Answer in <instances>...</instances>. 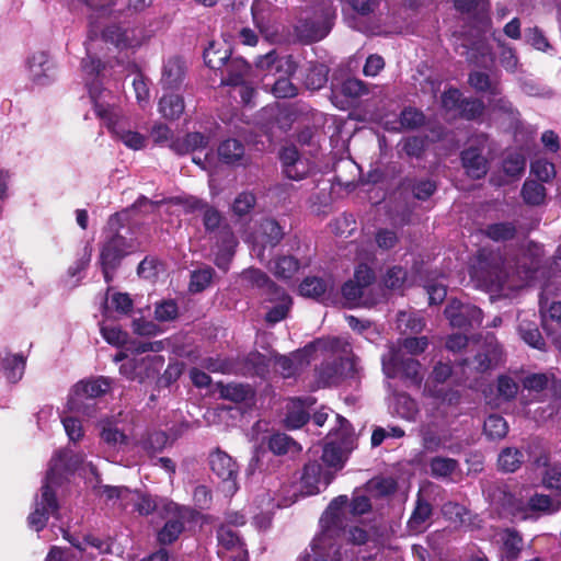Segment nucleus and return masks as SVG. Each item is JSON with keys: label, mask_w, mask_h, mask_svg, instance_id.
Returning <instances> with one entry per match:
<instances>
[{"label": "nucleus", "mask_w": 561, "mask_h": 561, "mask_svg": "<svg viewBox=\"0 0 561 561\" xmlns=\"http://www.w3.org/2000/svg\"><path fill=\"white\" fill-rule=\"evenodd\" d=\"M314 403L310 397L306 399L294 398L287 402L285 423L288 428H299L309 419L308 409Z\"/></svg>", "instance_id": "21"}, {"label": "nucleus", "mask_w": 561, "mask_h": 561, "mask_svg": "<svg viewBox=\"0 0 561 561\" xmlns=\"http://www.w3.org/2000/svg\"><path fill=\"white\" fill-rule=\"evenodd\" d=\"M68 408L71 412L79 413L88 419L95 417L98 403L95 400L70 396Z\"/></svg>", "instance_id": "54"}, {"label": "nucleus", "mask_w": 561, "mask_h": 561, "mask_svg": "<svg viewBox=\"0 0 561 561\" xmlns=\"http://www.w3.org/2000/svg\"><path fill=\"white\" fill-rule=\"evenodd\" d=\"M164 365V358L161 355H146L139 358V369L144 373V380L153 377Z\"/></svg>", "instance_id": "59"}, {"label": "nucleus", "mask_w": 561, "mask_h": 561, "mask_svg": "<svg viewBox=\"0 0 561 561\" xmlns=\"http://www.w3.org/2000/svg\"><path fill=\"white\" fill-rule=\"evenodd\" d=\"M516 233V228L510 222H499L486 227L485 234L494 241H505L512 239Z\"/></svg>", "instance_id": "57"}, {"label": "nucleus", "mask_w": 561, "mask_h": 561, "mask_svg": "<svg viewBox=\"0 0 561 561\" xmlns=\"http://www.w3.org/2000/svg\"><path fill=\"white\" fill-rule=\"evenodd\" d=\"M211 471L225 482H233L238 474L236 461L225 451L217 449L209 456Z\"/></svg>", "instance_id": "20"}, {"label": "nucleus", "mask_w": 561, "mask_h": 561, "mask_svg": "<svg viewBox=\"0 0 561 561\" xmlns=\"http://www.w3.org/2000/svg\"><path fill=\"white\" fill-rule=\"evenodd\" d=\"M390 410L393 414L413 421L417 414L415 401L405 393L396 394L390 402Z\"/></svg>", "instance_id": "31"}, {"label": "nucleus", "mask_w": 561, "mask_h": 561, "mask_svg": "<svg viewBox=\"0 0 561 561\" xmlns=\"http://www.w3.org/2000/svg\"><path fill=\"white\" fill-rule=\"evenodd\" d=\"M486 142L484 135L477 136L472 144L462 152V164L467 174L472 179H481L488 172V161L482 151Z\"/></svg>", "instance_id": "13"}, {"label": "nucleus", "mask_w": 561, "mask_h": 561, "mask_svg": "<svg viewBox=\"0 0 561 561\" xmlns=\"http://www.w3.org/2000/svg\"><path fill=\"white\" fill-rule=\"evenodd\" d=\"M130 248L126 239L117 233L108 238L104 243L101 250L100 262L106 283L112 282L111 272L116 268L121 259L130 252Z\"/></svg>", "instance_id": "12"}, {"label": "nucleus", "mask_w": 561, "mask_h": 561, "mask_svg": "<svg viewBox=\"0 0 561 561\" xmlns=\"http://www.w3.org/2000/svg\"><path fill=\"white\" fill-rule=\"evenodd\" d=\"M167 515L170 516L164 527L160 530L158 539L161 543H171L178 539L184 529V523L188 516V510L180 507L173 502L164 503Z\"/></svg>", "instance_id": "15"}, {"label": "nucleus", "mask_w": 561, "mask_h": 561, "mask_svg": "<svg viewBox=\"0 0 561 561\" xmlns=\"http://www.w3.org/2000/svg\"><path fill=\"white\" fill-rule=\"evenodd\" d=\"M442 512L444 516L454 523L470 528H479L481 519L478 515H472L463 505L458 503L448 502L443 505Z\"/></svg>", "instance_id": "24"}, {"label": "nucleus", "mask_w": 561, "mask_h": 561, "mask_svg": "<svg viewBox=\"0 0 561 561\" xmlns=\"http://www.w3.org/2000/svg\"><path fill=\"white\" fill-rule=\"evenodd\" d=\"M341 90L344 95L350 98H360L369 93L368 85L357 78L346 79L342 83Z\"/></svg>", "instance_id": "61"}, {"label": "nucleus", "mask_w": 561, "mask_h": 561, "mask_svg": "<svg viewBox=\"0 0 561 561\" xmlns=\"http://www.w3.org/2000/svg\"><path fill=\"white\" fill-rule=\"evenodd\" d=\"M83 456L70 449L58 451L50 460L41 496L35 500L34 511L28 515V526L36 531L42 530L50 515L58 511L54 488L59 485L66 472L77 469Z\"/></svg>", "instance_id": "4"}, {"label": "nucleus", "mask_w": 561, "mask_h": 561, "mask_svg": "<svg viewBox=\"0 0 561 561\" xmlns=\"http://www.w3.org/2000/svg\"><path fill=\"white\" fill-rule=\"evenodd\" d=\"M456 10L473 16L484 15L490 9L489 0H455Z\"/></svg>", "instance_id": "53"}, {"label": "nucleus", "mask_w": 561, "mask_h": 561, "mask_svg": "<svg viewBox=\"0 0 561 561\" xmlns=\"http://www.w3.org/2000/svg\"><path fill=\"white\" fill-rule=\"evenodd\" d=\"M101 442L112 450H122L128 445V437L122 432L115 420L104 419L100 422Z\"/></svg>", "instance_id": "22"}, {"label": "nucleus", "mask_w": 561, "mask_h": 561, "mask_svg": "<svg viewBox=\"0 0 561 561\" xmlns=\"http://www.w3.org/2000/svg\"><path fill=\"white\" fill-rule=\"evenodd\" d=\"M469 84L479 92H486L492 96H497L502 93L500 83L492 80L489 75L482 71H473L469 76Z\"/></svg>", "instance_id": "36"}, {"label": "nucleus", "mask_w": 561, "mask_h": 561, "mask_svg": "<svg viewBox=\"0 0 561 561\" xmlns=\"http://www.w3.org/2000/svg\"><path fill=\"white\" fill-rule=\"evenodd\" d=\"M527 260V255L523 254L512 266L510 262L504 263L497 253L482 250L470 267L471 282L477 288L484 290L523 287L537 272V262L531 260L530 266H526Z\"/></svg>", "instance_id": "2"}, {"label": "nucleus", "mask_w": 561, "mask_h": 561, "mask_svg": "<svg viewBox=\"0 0 561 561\" xmlns=\"http://www.w3.org/2000/svg\"><path fill=\"white\" fill-rule=\"evenodd\" d=\"M457 461L451 458L435 457L430 463L431 472L434 477L446 478L457 469Z\"/></svg>", "instance_id": "58"}, {"label": "nucleus", "mask_w": 561, "mask_h": 561, "mask_svg": "<svg viewBox=\"0 0 561 561\" xmlns=\"http://www.w3.org/2000/svg\"><path fill=\"white\" fill-rule=\"evenodd\" d=\"M518 332L520 337L531 347L542 350L545 341L537 328V324L531 321L522 319L518 324Z\"/></svg>", "instance_id": "41"}, {"label": "nucleus", "mask_w": 561, "mask_h": 561, "mask_svg": "<svg viewBox=\"0 0 561 561\" xmlns=\"http://www.w3.org/2000/svg\"><path fill=\"white\" fill-rule=\"evenodd\" d=\"M540 311L542 313V323L545 330L550 334V321L561 323V301L552 302L548 306V299L542 295L540 298Z\"/></svg>", "instance_id": "46"}, {"label": "nucleus", "mask_w": 561, "mask_h": 561, "mask_svg": "<svg viewBox=\"0 0 561 561\" xmlns=\"http://www.w3.org/2000/svg\"><path fill=\"white\" fill-rule=\"evenodd\" d=\"M214 276V270L209 266L196 270L192 272L191 282H190V291L191 293H201L206 289Z\"/></svg>", "instance_id": "56"}, {"label": "nucleus", "mask_w": 561, "mask_h": 561, "mask_svg": "<svg viewBox=\"0 0 561 561\" xmlns=\"http://www.w3.org/2000/svg\"><path fill=\"white\" fill-rule=\"evenodd\" d=\"M333 479L332 470L323 468L317 461H310L304 468L301 486L307 495H313L324 490Z\"/></svg>", "instance_id": "14"}, {"label": "nucleus", "mask_w": 561, "mask_h": 561, "mask_svg": "<svg viewBox=\"0 0 561 561\" xmlns=\"http://www.w3.org/2000/svg\"><path fill=\"white\" fill-rule=\"evenodd\" d=\"M89 94L96 116L103 122L115 140L135 151L147 147V135L131 127L111 91L103 89L99 82L93 81L89 83Z\"/></svg>", "instance_id": "3"}, {"label": "nucleus", "mask_w": 561, "mask_h": 561, "mask_svg": "<svg viewBox=\"0 0 561 561\" xmlns=\"http://www.w3.org/2000/svg\"><path fill=\"white\" fill-rule=\"evenodd\" d=\"M492 502L524 520L552 515L561 508V501H553L547 494L535 492L525 499H516L506 488H497L492 494Z\"/></svg>", "instance_id": "6"}, {"label": "nucleus", "mask_w": 561, "mask_h": 561, "mask_svg": "<svg viewBox=\"0 0 561 561\" xmlns=\"http://www.w3.org/2000/svg\"><path fill=\"white\" fill-rule=\"evenodd\" d=\"M0 370L11 383L20 381L25 370V358L20 354H7L0 357Z\"/></svg>", "instance_id": "26"}, {"label": "nucleus", "mask_w": 561, "mask_h": 561, "mask_svg": "<svg viewBox=\"0 0 561 561\" xmlns=\"http://www.w3.org/2000/svg\"><path fill=\"white\" fill-rule=\"evenodd\" d=\"M382 282L387 288L401 291L408 286V274L401 266H392L387 270Z\"/></svg>", "instance_id": "48"}, {"label": "nucleus", "mask_w": 561, "mask_h": 561, "mask_svg": "<svg viewBox=\"0 0 561 561\" xmlns=\"http://www.w3.org/2000/svg\"><path fill=\"white\" fill-rule=\"evenodd\" d=\"M220 550L226 554L237 553L247 550L238 534L229 526H221L217 533Z\"/></svg>", "instance_id": "32"}, {"label": "nucleus", "mask_w": 561, "mask_h": 561, "mask_svg": "<svg viewBox=\"0 0 561 561\" xmlns=\"http://www.w3.org/2000/svg\"><path fill=\"white\" fill-rule=\"evenodd\" d=\"M283 238L279 225L273 219H264L259 228L249 237L252 254L261 262L265 260V250L273 249Z\"/></svg>", "instance_id": "11"}, {"label": "nucleus", "mask_w": 561, "mask_h": 561, "mask_svg": "<svg viewBox=\"0 0 561 561\" xmlns=\"http://www.w3.org/2000/svg\"><path fill=\"white\" fill-rule=\"evenodd\" d=\"M252 19L262 34H267L272 14V5L266 0H256L251 7Z\"/></svg>", "instance_id": "37"}, {"label": "nucleus", "mask_w": 561, "mask_h": 561, "mask_svg": "<svg viewBox=\"0 0 561 561\" xmlns=\"http://www.w3.org/2000/svg\"><path fill=\"white\" fill-rule=\"evenodd\" d=\"M432 513V505L419 496L415 507L408 520L409 530L415 534L424 531L430 526Z\"/></svg>", "instance_id": "25"}, {"label": "nucleus", "mask_w": 561, "mask_h": 561, "mask_svg": "<svg viewBox=\"0 0 561 561\" xmlns=\"http://www.w3.org/2000/svg\"><path fill=\"white\" fill-rule=\"evenodd\" d=\"M268 296V299L276 301V305L267 311L266 321L270 323L279 322L286 318L291 306V298L279 288H275Z\"/></svg>", "instance_id": "27"}, {"label": "nucleus", "mask_w": 561, "mask_h": 561, "mask_svg": "<svg viewBox=\"0 0 561 561\" xmlns=\"http://www.w3.org/2000/svg\"><path fill=\"white\" fill-rule=\"evenodd\" d=\"M333 284L331 280H325L320 277H307L299 286L300 294L305 297L320 298L328 290L332 289Z\"/></svg>", "instance_id": "38"}, {"label": "nucleus", "mask_w": 561, "mask_h": 561, "mask_svg": "<svg viewBox=\"0 0 561 561\" xmlns=\"http://www.w3.org/2000/svg\"><path fill=\"white\" fill-rule=\"evenodd\" d=\"M209 144V137L201 133H190L183 140H178L171 144V148L180 153L184 154L191 151L207 149Z\"/></svg>", "instance_id": "30"}, {"label": "nucleus", "mask_w": 561, "mask_h": 561, "mask_svg": "<svg viewBox=\"0 0 561 561\" xmlns=\"http://www.w3.org/2000/svg\"><path fill=\"white\" fill-rule=\"evenodd\" d=\"M337 428L330 433L322 451V461L327 469L332 470L333 476L344 467L347 455L354 448V433L348 421L336 415Z\"/></svg>", "instance_id": "7"}, {"label": "nucleus", "mask_w": 561, "mask_h": 561, "mask_svg": "<svg viewBox=\"0 0 561 561\" xmlns=\"http://www.w3.org/2000/svg\"><path fill=\"white\" fill-rule=\"evenodd\" d=\"M496 541L500 545L501 561H516L524 547L520 534L511 528H505L496 534Z\"/></svg>", "instance_id": "19"}, {"label": "nucleus", "mask_w": 561, "mask_h": 561, "mask_svg": "<svg viewBox=\"0 0 561 561\" xmlns=\"http://www.w3.org/2000/svg\"><path fill=\"white\" fill-rule=\"evenodd\" d=\"M184 78V65L179 58H170L163 66L161 82L164 89H174Z\"/></svg>", "instance_id": "29"}, {"label": "nucleus", "mask_w": 561, "mask_h": 561, "mask_svg": "<svg viewBox=\"0 0 561 561\" xmlns=\"http://www.w3.org/2000/svg\"><path fill=\"white\" fill-rule=\"evenodd\" d=\"M159 112L167 119H176L184 112V101L178 94L165 93L160 99Z\"/></svg>", "instance_id": "33"}, {"label": "nucleus", "mask_w": 561, "mask_h": 561, "mask_svg": "<svg viewBox=\"0 0 561 561\" xmlns=\"http://www.w3.org/2000/svg\"><path fill=\"white\" fill-rule=\"evenodd\" d=\"M524 461V455L516 448H505L499 456V466L507 472L516 471Z\"/></svg>", "instance_id": "49"}, {"label": "nucleus", "mask_w": 561, "mask_h": 561, "mask_svg": "<svg viewBox=\"0 0 561 561\" xmlns=\"http://www.w3.org/2000/svg\"><path fill=\"white\" fill-rule=\"evenodd\" d=\"M526 167V159L523 153L514 151L506 154L503 160V171L510 178H518Z\"/></svg>", "instance_id": "50"}, {"label": "nucleus", "mask_w": 561, "mask_h": 561, "mask_svg": "<svg viewBox=\"0 0 561 561\" xmlns=\"http://www.w3.org/2000/svg\"><path fill=\"white\" fill-rule=\"evenodd\" d=\"M268 448L275 455L297 454L301 446L284 433H276L268 439Z\"/></svg>", "instance_id": "34"}, {"label": "nucleus", "mask_w": 561, "mask_h": 561, "mask_svg": "<svg viewBox=\"0 0 561 561\" xmlns=\"http://www.w3.org/2000/svg\"><path fill=\"white\" fill-rule=\"evenodd\" d=\"M28 78L36 85H46L56 78L55 66L45 51H36L27 59Z\"/></svg>", "instance_id": "17"}, {"label": "nucleus", "mask_w": 561, "mask_h": 561, "mask_svg": "<svg viewBox=\"0 0 561 561\" xmlns=\"http://www.w3.org/2000/svg\"><path fill=\"white\" fill-rule=\"evenodd\" d=\"M299 270V263L294 256H280L271 266V271L278 278L289 279Z\"/></svg>", "instance_id": "44"}, {"label": "nucleus", "mask_w": 561, "mask_h": 561, "mask_svg": "<svg viewBox=\"0 0 561 561\" xmlns=\"http://www.w3.org/2000/svg\"><path fill=\"white\" fill-rule=\"evenodd\" d=\"M370 510L366 495L354 494L351 503L346 495H340L331 501L321 517V533L312 541L313 556L306 561H339V549L334 537L344 533L352 518L360 516Z\"/></svg>", "instance_id": "1"}, {"label": "nucleus", "mask_w": 561, "mask_h": 561, "mask_svg": "<svg viewBox=\"0 0 561 561\" xmlns=\"http://www.w3.org/2000/svg\"><path fill=\"white\" fill-rule=\"evenodd\" d=\"M530 170L531 173L543 182L553 179L556 175L554 164L546 159H537L531 162Z\"/></svg>", "instance_id": "63"}, {"label": "nucleus", "mask_w": 561, "mask_h": 561, "mask_svg": "<svg viewBox=\"0 0 561 561\" xmlns=\"http://www.w3.org/2000/svg\"><path fill=\"white\" fill-rule=\"evenodd\" d=\"M219 393L222 399L239 403L253 397L251 387L240 383L219 385Z\"/></svg>", "instance_id": "39"}, {"label": "nucleus", "mask_w": 561, "mask_h": 561, "mask_svg": "<svg viewBox=\"0 0 561 561\" xmlns=\"http://www.w3.org/2000/svg\"><path fill=\"white\" fill-rule=\"evenodd\" d=\"M102 496L107 501H113V504H118L119 507L126 508L130 490L123 486H104L101 491Z\"/></svg>", "instance_id": "60"}, {"label": "nucleus", "mask_w": 561, "mask_h": 561, "mask_svg": "<svg viewBox=\"0 0 561 561\" xmlns=\"http://www.w3.org/2000/svg\"><path fill=\"white\" fill-rule=\"evenodd\" d=\"M484 346L485 352L483 354L479 353L472 362L474 368L480 371L491 368L500 360L502 354L501 347L493 336L486 337Z\"/></svg>", "instance_id": "28"}, {"label": "nucleus", "mask_w": 561, "mask_h": 561, "mask_svg": "<svg viewBox=\"0 0 561 561\" xmlns=\"http://www.w3.org/2000/svg\"><path fill=\"white\" fill-rule=\"evenodd\" d=\"M328 81V68L322 64L311 65L306 75L305 83L310 90L321 89Z\"/></svg>", "instance_id": "51"}, {"label": "nucleus", "mask_w": 561, "mask_h": 561, "mask_svg": "<svg viewBox=\"0 0 561 561\" xmlns=\"http://www.w3.org/2000/svg\"><path fill=\"white\" fill-rule=\"evenodd\" d=\"M542 483L547 489L554 490L561 495V466H548L542 476Z\"/></svg>", "instance_id": "64"}, {"label": "nucleus", "mask_w": 561, "mask_h": 561, "mask_svg": "<svg viewBox=\"0 0 561 561\" xmlns=\"http://www.w3.org/2000/svg\"><path fill=\"white\" fill-rule=\"evenodd\" d=\"M141 33L140 31L128 28L122 30L119 26H110L104 30L101 34V38L104 42H110L115 45L116 48L134 49L141 45Z\"/></svg>", "instance_id": "18"}, {"label": "nucleus", "mask_w": 561, "mask_h": 561, "mask_svg": "<svg viewBox=\"0 0 561 561\" xmlns=\"http://www.w3.org/2000/svg\"><path fill=\"white\" fill-rule=\"evenodd\" d=\"M341 1L342 0H321L318 4V11L314 18L306 15L299 20L296 28L300 36L309 42H317L325 37L335 18L336 7L334 2Z\"/></svg>", "instance_id": "9"}, {"label": "nucleus", "mask_w": 561, "mask_h": 561, "mask_svg": "<svg viewBox=\"0 0 561 561\" xmlns=\"http://www.w3.org/2000/svg\"><path fill=\"white\" fill-rule=\"evenodd\" d=\"M225 66H227L228 78L222 79L221 82L230 85L242 84V78L248 73L249 65L241 58H233Z\"/></svg>", "instance_id": "42"}, {"label": "nucleus", "mask_w": 561, "mask_h": 561, "mask_svg": "<svg viewBox=\"0 0 561 561\" xmlns=\"http://www.w3.org/2000/svg\"><path fill=\"white\" fill-rule=\"evenodd\" d=\"M218 154L224 162L233 164L242 160L244 147L237 139H228L219 146Z\"/></svg>", "instance_id": "40"}, {"label": "nucleus", "mask_w": 561, "mask_h": 561, "mask_svg": "<svg viewBox=\"0 0 561 561\" xmlns=\"http://www.w3.org/2000/svg\"><path fill=\"white\" fill-rule=\"evenodd\" d=\"M330 352L339 356V362L324 364L318 373V386H335L341 381L355 378L358 374V358L353 355L350 343L340 337L320 339L307 345L304 352Z\"/></svg>", "instance_id": "5"}, {"label": "nucleus", "mask_w": 561, "mask_h": 561, "mask_svg": "<svg viewBox=\"0 0 561 561\" xmlns=\"http://www.w3.org/2000/svg\"><path fill=\"white\" fill-rule=\"evenodd\" d=\"M230 58V50L220 44L210 43L204 51L205 64L211 69H221Z\"/></svg>", "instance_id": "35"}, {"label": "nucleus", "mask_w": 561, "mask_h": 561, "mask_svg": "<svg viewBox=\"0 0 561 561\" xmlns=\"http://www.w3.org/2000/svg\"><path fill=\"white\" fill-rule=\"evenodd\" d=\"M241 278L247 283L248 286L257 287V288H266L267 294L277 288L272 282H270L268 277L265 273L256 268H248L242 272Z\"/></svg>", "instance_id": "47"}, {"label": "nucleus", "mask_w": 561, "mask_h": 561, "mask_svg": "<svg viewBox=\"0 0 561 561\" xmlns=\"http://www.w3.org/2000/svg\"><path fill=\"white\" fill-rule=\"evenodd\" d=\"M450 324L457 328L473 327L482 321V312L476 306L451 300L445 309Z\"/></svg>", "instance_id": "16"}, {"label": "nucleus", "mask_w": 561, "mask_h": 561, "mask_svg": "<svg viewBox=\"0 0 561 561\" xmlns=\"http://www.w3.org/2000/svg\"><path fill=\"white\" fill-rule=\"evenodd\" d=\"M129 504H133L134 510L137 511L140 515H149L158 507L157 501L150 495L131 490L127 501V506Z\"/></svg>", "instance_id": "45"}, {"label": "nucleus", "mask_w": 561, "mask_h": 561, "mask_svg": "<svg viewBox=\"0 0 561 561\" xmlns=\"http://www.w3.org/2000/svg\"><path fill=\"white\" fill-rule=\"evenodd\" d=\"M522 196L526 204L538 206L546 199V188L536 181H526L522 188Z\"/></svg>", "instance_id": "43"}, {"label": "nucleus", "mask_w": 561, "mask_h": 561, "mask_svg": "<svg viewBox=\"0 0 561 561\" xmlns=\"http://www.w3.org/2000/svg\"><path fill=\"white\" fill-rule=\"evenodd\" d=\"M397 328L402 332H421L423 319L414 312L400 311L397 316Z\"/></svg>", "instance_id": "52"}, {"label": "nucleus", "mask_w": 561, "mask_h": 561, "mask_svg": "<svg viewBox=\"0 0 561 561\" xmlns=\"http://www.w3.org/2000/svg\"><path fill=\"white\" fill-rule=\"evenodd\" d=\"M255 202V196L252 193L243 192L234 198L232 210L237 216H244L253 209Z\"/></svg>", "instance_id": "62"}, {"label": "nucleus", "mask_w": 561, "mask_h": 561, "mask_svg": "<svg viewBox=\"0 0 561 561\" xmlns=\"http://www.w3.org/2000/svg\"><path fill=\"white\" fill-rule=\"evenodd\" d=\"M484 434L491 439L503 438L508 431L506 421L500 415H490L484 421Z\"/></svg>", "instance_id": "55"}, {"label": "nucleus", "mask_w": 561, "mask_h": 561, "mask_svg": "<svg viewBox=\"0 0 561 561\" xmlns=\"http://www.w3.org/2000/svg\"><path fill=\"white\" fill-rule=\"evenodd\" d=\"M382 371L388 378H404L411 383L420 385L423 380L421 364L413 358H404L401 347L394 344L388 346L381 357Z\"/></svg>", "instance_id": "10"}, {"label": "nucleus", "mask_w": 561, "mask_h": 561, "mask_svg": "<svg viewBox=\"0 0 561 561\" xmlns=\"http://www.w3.org/2000/svg\"><path fill=\"white\" fill-rule=\"evenodd\" d=\"M110 388V379L98 377L77 383L71 396L85 398L87 400H95L98 397L106 393Z\"/></svg>", "instance_id": "23"}, {"label": "nucleus", "mask_w": 561, "mask_h": 561, "mask_svg": "<svg viewBox=\"0 0 561 561\" xmlns=\"http://www.w3.org/2000/svg\"><path fill=\"white\" fill-rule=\"evenodd\" d=\"M256 67L267 71L266 77L279 73L273 83H264L265 87H271V91L276 98H293L297 95V87L289 79V76L296 70L290 57L278 58L275 51H270L257 59Z\"/></svg>", "instance_id": "8"}]
</instances>
